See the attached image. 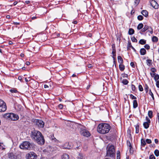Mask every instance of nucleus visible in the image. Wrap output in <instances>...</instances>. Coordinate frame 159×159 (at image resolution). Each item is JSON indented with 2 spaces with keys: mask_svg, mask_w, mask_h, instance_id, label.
Here are the masks:
<instances>
[{
  "mask_svg": "<svg viewBox=\"0 0 159 159\" xmlns=\"http://www.w3.org/2000/svg\"><path fill=\"white\" fill-rule=\"evenodd\" d=\"M30 136L32 139L40 145H43L45 142L44 137L39 131L34 129L30 133Z\"/></svg>",
  "mask_w": 159,
  "mask_h": 159,
  "instance_id": "nucleus-1",
  "label": "nucleus"
},
{
  "mask_svg": "<svg viewBox=\"0 0 159 159\" xmlns=\"http://www.w3.org/2000/svg\"><path fill=\"white\" fill-rule=\"evenodd\" d=\"M111 127L107 123H102L98 125L97 127V131L102 134H105L108 133L111 129Z\"/></svg>",
  "mask_w": 159,
  "mask_h": 159,
  "instance_id": "nucleus-2",
  "label": "nucleus"
},
{
  "mask_svg": "<svg viewBox=\"0 0 159 159\" xmlns=\"http://www.w3.org/2000/svg\"><path fill=\"white\" fill-rule=\"evenodd\" d=\"M106 150V157H115V148L114 145L109 144L107 146Z\"/></svg>",
  "mask_w": 159,
  "mask_h": 159,
  "instance_id": "nucleus-3",
  "label": "nucleus"
},
{
  "mask_svg": "<svg viewBox=\"0 0 159 159\" xmlns=\"http://www.w3.org/2000/svg\"><path fill=\"white\" fill-rule=\"evenodd\" d=\"M33 143H30L28 141H24L20 145V147L21 149L25 150H31L33 148Z\"/></svg>",
  "mask_w": 159,
  "mask_h": 159,
  "instance_id": "nucleus-4",
  "label": "nucleus"
},
{
  "mask_svg": "<svg viewBox=\"0 0 159 159\" xmlns=\"http://www.w3.org/2000/svg\"><path fill=\"white\" fill-rule=\"evenodd\" d=\"M27 159H36L37 157V154L33 152H30L26 155Z\"/></svg>",
  "mask_w": 159,
  "mask_h": 159,
  "instance_id": "nucleus-5",
  "label": "nucleus"
},
{
  "mask_svg": "<svg viewBox=\"0 0 159 159\" xmlns=\"http://www.w3.org/2000/svg\"><path fill=\"white\" fill-rule=\"evenodd\" d=\"M151 76L154 78V79L156 82V84L157 87L159 88V81L158 80L159 79V75L158 74H156L155 73H150Z\"/></svg>",
  "mask_w": 159,
  "mask_h": 159,
  "instance_id": "nucleus-6",
  "label": "nucleus"
},
{
  "mask_svg": "<svg viewBox=\"0 0 159 159\" xmlns=\"http://www.w3.org/2000/svg\"><path fill=\"white\" fill-rule=\"evenodd\" d=\"M36 125L39 128H43L44 126V122L41 120L36 119L35 121Z\"/></svg>",
  "mask_w": 159,
  "mask_h": 159,
  "instance_id": "nucleus-7",
  "label": "nucleus"
},
{
  "mask_svg": "<svg viewBox=\"0 0 159 159\" xmlns=\"http://www.w3.org/2000/svg\"><path fill=\"white\" fill-rule=\"evenodd\" d=\"M80 133L82 135L87 137L90 136V133L86 129H82L80 131Z\"/></svg>",
  "mask_w": 159,
  "mask_h": 159,
  "instance_id": "nucleus-8",
  "label": "nucleus"
},
{
  "mask_svg": "<svg viewBox=\"0 0 159 159\" xmlns=\"http://www.w3.org/2000/svg\"><path fill=\"white\" fill-rule=\"evenodd\" d=\"M19 118V116L18 115L11 113L10 119L13 121L17 120Z\"/></svg>",
  "mask_w": 159,
  "mask_h": 159,
  "instance_id": "nucleus-9",
  "label": "nucleus"
},
{
  "mask_svg": "<svg viewBox=\"0 0 159 159\" xmlns=\"http://www.w3.org/2000/svg\"><path fill=\"white\" fill-rule=\"evenodd\" d=\"M151 4L155 9H157L158 8V4L154 0H152L151 3Z\"/></svg>",
  "mask_w": 159,
  "mask_h": 159,
  "instance_id": "nucleus-10",
  "label": "nucleus"
},
{
  "mask_svg": "<svg viewBox=\"0 0 159 159\" xmlns=\"http://www.w3.org/2000/svg\"><path fill=\"white\" fill-rule=\"evenodd\" d=\"M7 109V107L5 103L2 104L0 106V112L5 111Z\"/></svg>",
  "mask_w": 159,
  "mask_h": 159,
  "instance_id": "nucleus-11",
  "label": "nucleus"
},
{
  "mask_svg": "<svg viewBox=\"0 0 159 159\" xmlns=\"http://www.w3.org/2000/svg\"><path fill=\"white\" fill-rule=\"evenodd\" d=\"M77 158L78 159H86V157L84 155L80 152H79Z\"/></svg>",
  "mask_w": 159,
  "mask_h": 159,
  "instance_id": "nucleus-12",
  "label": "nucleus"
},
{
  "mask_svg": "<svg viewBox=\"0 0 159 159\" xmlns=\"http://www.w3.org/2000/svg\"><path fill=\"white\" fill-rule=\"evenodd\" d=\"M112 56H116V50L114 44L112 45Z\"/></svg>",
  "mask_w": 159,
  "mask_h": 159,
  "instance_id": "nucleus-13",
  "label": "nucleus"
},
{
  "mask_svg": "<svg viewBox=\"0 0 159 159\" xmlns=\"http://www.w3.org/2000/svg\"><path fill=\"white\" fill-rule=\"evenodd\" d=\"M11 114V113H7L4 114L3 115V117L5 118H6V119H10Z\"/></svg>",
  "mask_w": 159,
  "mask_h": 159,
  "instance_id": "nucleus-14",
  "label": "nucleus"
},
{
  "mask_svg": "<svg viewBox=\"0 0 159 159\" xmlns=\"http://www.w3.org/2000/svg\"><path fill=\"white\" fill-rule=\"evenodd\" d=\"M140 53L141 55H145L146 53V51L145 48H142L140 50Z\"/></svg>",
  "mask_w": 159,
  "mask_h": 159,
  "instance_id": "nucleus-15",
  "label": "nucleus"
},
{
  "mask_svg": "<svg viewBox=\"0 0 159 159\" xmlns=\"http://www.w3.org/2000/svg\"><path fill=\"white\" fill-rule=\"evenodd\" d=\"M62 159H69V156L67 154H64L61 156Z\"/></svg>",
  "mask_w": 159,
  "mask_h": 159,
  "instance_id": "nucleus-16",
  "label": "nucleus"
},
{
  "mask_svg": "<svg viewBox=\"0 0 159 159\" xmlns=\"http://www.w3.org/2000/svg\"><path fill=\"white\" fill-rule=\"evenodd\" d=\"M118 62L120 64H123V61L120 56H118L117 57Z\"/></svg>",
  "mask_w": 159,
  "mask_h": 159,
  "instance_id": "nucleus-17",
  "label": "nucleus"
},
{
  "mask_svg": "<svg viewBox=\"0 0 159 159\" xmlns=\"http://www.w3.org/2000/svg\"><path fill=\"white\" fill-rule=\"evenodd\" d=\"M138 106L137 101L136 100H134L133 101V107L134 108H136Z\"/></svg>",
  "mask_w": 159,
  "mask_h": 159,
  "instance_id": "nucleus-18",
  "label": "nucleus"
},
{
  "mask_svg": "<svg viewBox=\"0 0 159 159\" xmlns=\"http://www.w3.org/2000/svg\"><path fill=\"white\" fill-rule=\"evenodd\" d=\"M119 68L120 70L123 71L125 68V66L123 64H120L119 65Z\"/></svg>",
  "mask_w": 159,
  "mask_h": 159,
  "instance_id": "nucleus-19",
  "label": "nucleus"
},
{
  "mask_svg": "<svg viewBox=\"0 0 159 159\" xmlns=\"http://www.w3.org/2000/svg\"><path fill=\"white\" fill-rule=\"evenodd\" d=\"M141 13L145 17H147L148 15V12L147 11H142Z\"/></svg>",
  "mask_w": 159,
  "mask_h": 159,
  "instance_id": "nucleus-20",
  "label": "nucleus"
},
{
  "mask_svg": "<svg viewBox=\"0 0 159 159\" xmlns=\"http://www.w3.org/2000/svg\"><path fill=\"white\" fill-rule=\"evenodd\" d=\"M150 123H148V122H145L143 124V125L145 129H148L149 127Z\"/></svg>",
  "mask_w": 159,
  "mask_h": 159,
  "instance_id": "nucleus-21",
  "label": "nucleus"
},
{
  "mask_svg": "<svg viewBox=\"0 0 159 159\" xmlns=\"http://www.w3.org/2000/svg\"><path fill=\"white\" fill-rule=\"evenodd\" d=\"M10 91L11 93H19V92L15 88H13L10 90Z\"/></svg>",
  "mask_w": 159,
  "mask_h": 159,
  "instance_id": "nucleus-22",
  "label": "nucleus"
},
{
  "mask_svg": "<svg viewBox=\"0 0 159 159\" xmlns=\"http://www.w3.org/2000/svg\"><path fill=\"white\" fill-rule=\"evenodd\" d=\"M9 157L11 159H14L16 156L13 153H10L8 154Z\"/></svg>",
  "mask_w": 159,
  "mask_h": 159,
  "instance_id": "nucleus-23",
  "label": "nucleus"
},
{
  "mask_svg": "<svg viewBox=\"0 0 159 159\" xmlns=\"http://www.w3.org/2000/svg\"><path fill=\"white\" fill-rule=\"evenodd\" d=\"M134 33V30L132 28H129V29L128 34L129 35H131L133 34Z\"/></svg>",
  "mask_w": 159,
  "mask_h": 159,
  "instance_id": "nucleus-24",
  "label": "nucleus"
},
{
  "mask_svg": "<svg viewBox=\"0 0 159 159\" xmlns=\"http://www.w3.org/2000/svg\"><path fill=\"white\" fill-rule=\"evenodd\" d=\"M77 146L75 148V150L80 149L81 143L80 142H77Z\"/></svg>",
  "mask_w": 159,
  "mask_h": 159,
  "instance_id": "nucleus-25",
  "label": "nucleus"
},
{
  "mask_svg": "<svg viewBox=\"0 0 159 159\" xmlns=\"http://www.w3.org/2000/svg\"><path fill=\"white\" fill-rule=\"evenodd\" d=\"M139 43L142 45L145 44L146 43V40L144 39H141L139 40Z\"/></svg>",
  "mask_w": 159,
  "mask_h": 159,
  "instance_id": "nucleus-26",
  "label": "nucleus"
},
{
  "mask_svg": "<svg viewBox=\"0 0 159 159\" xmlns=\"http://www.w3.org/2000/svg\"><path fill=\"white\" fill-rule=\"evenodd\" d=\"M148 26L147 25H145L144 27L141 30V31L144 32L148 29Z\"/></svg>",
  "mask_w": 159,
  "mask_h": 159,
  "instance_id": "nucleus-27",
  "label": "nucleus"
},
{
  "mask_svg": "<svg viewBox=\"0 0 159 159\" xmlns=\"http://www.w3.org/2000/svg\"><path fill=\"white\" fill-rule=\"evenodd\" d=\"M69 144L66 143L65 145L63 146V148L64 149H70L71 148V146L70 145H68Z\"/></svg>",
  "mask_w": 159,
  "mask_h": 159,
  "instance_id": "nucleus-28",
  "label": "nucleus"
},
{
  "mask_svg": "<svg viewBox=\"0 0 159 159\" xmlns=\"http://www.w3.org/2000/svg\"><path fill=\"white\" fill-rule=\"evenodd\" d=\"M141 145L144 147L146 144L145 140L143 139H141Z\"/></svg>",
  "mask_w": 159,
  "mask_h": 159,
  "instance_id": "nucleus-29",
  "label": "nucleus"
},
{
  "mask_svg": "<svg viewBox=\"0 0 159 159\" xmlns=\"http://www.w3.org/2000/svg\"><path fill=\"white\" fill-rule=\"evenodd\" d=\"M146 63L148 66H150L152 64V60L150 59H148L146 61Z\"/></svg>",
  "mask_w": 159,
  "mask_h": 159,
  "instance_id": "nucleus-30",
  "label": "nucleus"
},
{
  "mask_svg": "<svg viewBox=\"0 0 159 159\" xmlns=\"http://www.w3.org/2000/svg\"><path fill=\"white\" fill-rule=\"evenodd\" d=\"M143 25L142 23H140L137 26V29L139 30H140L143 27Z\"/></svg>",
  "mask_w": 159,
  "mask_h": 159,
  "instance_id": "nucleus-31",
  "label": "nucleus"
},
{
  "mask_svg": "<svg viewBox=\"0 0 159 159\" xmlns=\"http://www.w3.org/2000/svg\"><path fill=\"white\" fill-rule=\"evenodd\" d=\"M50 138L51 139V140L53 141H54L55 142H58V140H57L56 139V138L54 137L53 135L51 136Z\"/></svg>",
  "mask_w": 159,
  "mask_h": 159,
  "instance_id": "nucleus-32",
  "label": "nucleus"
},
{
  "mask_svg": "<svg viewBox=\"0 0 159 159\" xmlns=\"http://www.w3.org/2000/svg\"><path fill=\"white\" fill-rule=\"evenodd\" d=\"M129 81L126 79H123L122 81V83L124 85H127L128 84Z\"/></svg>",
  "mask_w": 159,
  "mask_h": 159,
  "instance_id": "nucleus-33",
  "label": "nucleus"
},
{
  "mask_svg": "<svg viewBox=\"0 0 159 159\" xmlns=\"http://www.w3.org/2000/svg\"><path fill=\"white\" fill-rule=\"evenodd\" d=\"M152 41L153 42H157L158 40V38L156 36H154L152 39Z\"/></svg>",
  "mask_w": 159,
  "mask_h": 159,
  "instance_id": "nucleus-34",
  "label": "nucleus"
},
{
  "mask_svg": "<svg viewBox=\"0 0 159 159\" xmlns=\"http://www.w3.org/2000/svg\"><path fill=\"white\" fill-rule=\"evenodd\" d=\"M139 126L138 124H137L135 126V133L136 134H138L139 133Z\"/></svg>",
  "mask_w": 159,
  "mask_h": 159,
  "instance_id": "nucleus-35",
  "label": "nucleus"
},
{
  "mask_svg": "<svg viewBox=\"0 0 159 159\" xmlns=\"http://www.w3.org/2000/svg\"><path fill=\"white\" fill-rule=\"evenodd\" d=\"M151 34H152L153 33V30L152 28L149 26H148V29L147 30Z\"/></svg>",
  "mask_w": 159,
  "mask_h": 159,
  "instance_id": "nucleus-36",
  "label": "nucleus"
},
{
  "mask_svg": "<svg viewBox=\"0 0 159 159\" xmlns=\"http://www.w3.org/2000/svg\"><path fill=\"white\" fill-rule=\"evenodd\" d=\"M148 114L149 117L150 118H151L152 117V111H148Z\"/></svg>",
  "mask_w": 159,
  "mask_h": 159,
  "instance_id": "nucleus-37",
  "label": "nucleus"
},
{
  "mask_svg": "<svg viewBox=\"0 0 159 159\" xmlns=\"http://www.w3.org/2000/svg\"><path fill=\"white\" fill-rule=\"evenodd\" d=\"M132 47V46L131 44V43L130 42V41H128V44L127 45V49L128 50H129V48L130 47Z\"/></svg>",
  "mask_w": 159,
  "mask_h": 159,
  "instance_id": "nucleus-38",
  "label": "nucleus"
},
{
  "mask_svg": "<svg viewBox=\"0 0 159 159\" xmlns=\"http://www.w3.org/2000/svg\"><path fill=\"white\" fill-rule=\"evenodd\" d=\"M154 154L157 157L159 155V151L157 149H156L154 151Z\"/></svg>",
  "mask_w": 159,
  "mask_h": 159,
  "instance_id": "nucleus-39",
  "label": "nucleus"
},
{
  "mask_svg": "<svg viewBox=\"0 0 159 159\" xmlns=\"http://www.w3.org/2000/svg\"><path fill=\"white\" fill-rule=\"evenodd\" d=\"M140 0H135L134 3L135 6H137L139 3Z\"/></svg>",
  "mask_w": 159,
  "mask_h": 159,
  "instance_id": "nucleus-40",
  "label": "nucleus"
},
{
  "mask_svg": "<svg viewBox=\"0 0 159 159\" xmlns=\"http://www.w3.org/2000/svg\"><path fill=\"white\" fill-rule=\"evenodd\" d=\"M137 18L138 20H143V16L142 15H139L138 16Z\"/></svg>",
  "mask_w": 159,
  "mask_h": 159,
  "instance_id": "nucleus-41",
  "label": "nucleus"
},
{
  "mask_svg": "<svg viewBox=\"0 0 159 159\" xmlns=\"http://www.w3.org/2000/svg\"><path fill=\"white\" fill-rule=\"evenodd\" d=\"M131 39L133 42H137V39L134 37L131 38Z\"/></svg>",
  "mask_w": 159,
  "mask_h": 159,
  "instance_id": "nucleus-42",
  "label": "nucleus"
},
{
  "mask_svg": "<svg viewBox=\"0 0 159 159\" xmlns=\"http://www.w3.org/2000/svg\"><path fill=\"white\" fill-rule=\"evenodd\" d=\"M139 89L140 91H142L143 90V88L141 84H139Z\"/></svg>",
  "mask_w": 159,
  "mask_h": 159,
  "instance_id": "nucleus-43",
  "label": "nucleus"
},
{
  "mask_svg": "<svg viewBox=\"0 0 159 159\" xmlns=\"http://www.w3.org/2000/svg\"><path fill=\"white\" fill-rule=\"evenodd\" d=\"M131 89L133 91H134L136 89V87L133 84H131Z\"/></svg>",
  "mask_w": 159,
  "mask_h": 159,
  "instance_id": "nucleus-44",
  "label": "nucleus"
},
{
  "mask_svg": "<svg viewBox=\"0 0 159 159\" xmlns=\"http://www.w3.org/2000/svg\"><path fill=\"white\" fill-rule=\"evenodd\" d=\"M145 141L148 144H150L152 143L151 140L149 139H147Z\"/></svg>",
  "mask_w": 159,
  "mask_h": 159,
  "instance_id": "nucleus-45",
  "label": "nucleus"
},
{
  "mask_svg": "<svg viewBox=\"0 0 159 159\" xmlns=\"http://www.w3.org/2000/svg\"><path fill=\"white\" fill-rule=\"evenodd\" d=\"M130 98H131L132 99H136L137 98L136 97H135L134 96L133 94H130Z\"/></svg>",
  "mask_w": 159,
  "mask_h": 159,
  "instance_id": "nucleus-46",
  "label": "nucleus"
},
{
  "mask_svg": "<svg viewBox=\"0 0 159 159\" xmlns=\"http://www.w3.org/2000/svg\"><path fill=\"white\" fill-rule=\"evenodd\" d=\"M148 86L146 84L145 88H144V90H145V91H146V93L148 92Z\"/></svg>",
  "mask_w": 159,
  "mask_h": 159,
  "instance_id": "nucleus-47",
  "label": "nucleus"
},
{
  "mask_svg": "<svg viewBox=\"0 0 159 159\" xmlns=\"http://www.w3.org/2000/svg\"><path fill=\"white\" fill-rule=\"evenodd\" d=\"M144 47L147 50L149 49L150 48V46L148 44H145L144 45Z\"/></svg>",
  "mask_w": 159,
  "mask_h": 159,
  "instance_id": "nucleus-48",
  "label": "nucleus"
},
{
  "mask_svg": "<svg viewBox=\"0 0 159 159\" xmlns=\"http://www.w3.org/2000/svg\"><path fill=\"white\" fill-rule=\"evenodd\" d=\"M122 76L123 78H127L128 77V75L127 74H122Z\"/></svg>",
  "mask_w": 159,
  "mask_h": 159,
  "instance_id": "nucleus-49",
  "label": "nucleus"
},
{
  "mask_svg": "<svg viewBox=\"0 0 159 159\" xmlns=\"http://www.w3.org/2000/svg\"><path fill=\"white\" fill-rule=\"evenodd\" d=\"M146 120L147 121L146 122H148V123H150L151 121L149 119V118L148 117L146 116Z\"/></svg>",
  "mask_w": 159,
  "mask_h": 159,
  "instance_id": "nucleus-50",
  "label": "nucleus"
},
{
  "mask_svg": "<svg viewBox=\"0 0 159 159\" xmlns=\"http://www.w3.org/2000/svg\"><path fill=\"white\" fill-rule=\"evenodd\" d=\"M151 71L152 72V73H155L156 69L154 68H152L151 69Z\"/></svg>",
  "mask_w": 159,
  "mask_h": 159,
  "instance_id": "nucleus-51",
  "label": "nucleus"
},
{
  "mask_svg": "<svg viewBox=\"0 0 159 159\" xmlns=\"http://www.w3.org/2000/svg\"><path fill=\"white\" fill-rule=\"evenodd\" d=\"M63 105L62 104H59L58 106V107L60 109H62L63 108Z\"/></svg>",
  "mask_w": 159,
  "mask_h": 159,
  "instance_id": "nucleus-52",
  "label": "nucleus"
},
{
  "mask_svg": "<svg viewBox=\"0 0 159 159\" xmlns=\"http://www.w3.org/2000/svg\"><path fill=\"white\" fill-rule=\"evenodd\" d=\"M149 159H155V157L153 155H151L149 157Z\"/></svg>",
  "mask_w": 159,
  "mask_h": 159,
  "instance_id": "nucleus-53",
  "label": "nucleus"
},
{
  "mask_svg": "<svg viewBox=\"0 0 159 159\" xmlns=\"http://www.w3.org/2000/svg\"><path fill=\"white\" fill-rule=\"evenodd\" d=\"M127 143L128 145L130 147V149H131V148H132V147L131 146L130 142L129 141H127Z\"/></svg>",
  "mask_w": 159,
  "mask_h": 159,
  "instance_id": "nucleus-54",
  "label": "nucleus"
},
{
  "mask_svg": "<svg viewBox=\"0 0 159 159\" xmlns=\"http://www.w3.org/2000/svg\"><path fill=\"white\" fill-rule=\"evenodd\" d=\"M149 94L151 96L152 98L154 99V96L153 93L151 92V90H150Z\"/></svg>",
  "mask_w": 159,
  "mask_h": 159,
  "instance_id": "nucleus-55",
  "label": "nucleus"
},
{
  "mask_svg": "<svg viewBox=\"0 0 159 159\" xmlns=\"http://www.w3.org/2000/svg\"><path fill=\"white\" fill-rule=\"evenodd\" d=\"M130 66L133 68H134L135 65L133 62H131L130 63Z\"/></svg>",
  "mask_w": 159,
  "mask_h": 159,
  "instance_id": "nucleus-56",
  "label": "nucleus"
},
{
  "mask_svg": "<svg viewBox=\"0 0 159 159\" xmlns=\"http://www.w3.org/2000/svg\"><path fill=\"white\" fill-rule=\"evenodd\" d=\"M157 121L159 122V113H157Z\"/></svg>",
  "mask_w": 159,
  "mask_h": 159,
  "instance_id": "nucleus-57",
  "label": "nucleus"
},
{
  "mask_svg": "<svg viewBox=\"0 0 159 159\" xmlns=\"http://www.w3.org/2000/svg\"><path fill=\"white\" fill-rule=\"evenodd\" d=\"M54 35L56 36L57 37H58L60 36V34L59 33H54Z\"/></svg>",
  "mask_w": 159,
  "mask_h": 159,
  "instance_id": "nucleus-58",
  "label": "nucleus"
},
{
  "mask_svg": "<svg viewBox=\"0 0 159 159\" xmlns=\"http://www.w3.org/2000/svg\"><path fill=\"white\" fill-rule=\"evenodd\" d=\"M155 142L156 143L158 144V139H155L154 140Z\"/></svg>",
  "mask_w": 159,
  "mask_h": 159,
  "instance_id": "nucleus-59",
  "label": "nucleus"
},
{
  "mask_svg": "<svg viewBox=\"0 0 159 159\" xmlns=\"http://www.w3.org/2000/svg\"><path fill=\"white\" fill-rule=\"evenodd\" d=\"M115 56H112V57L113 58V63H116V59H115Z\"/></svg>",
  "mask_w": 159,
  "mask_h": 159,
  "instance_id": "nucleus-60",
  "label": "nucleus"
},
{
  "mask_svg": "<svg viewBox=\"0 0 159 159\" xmlns=\"http://www.w3.org/2000/svg\"><path fill=\"white\" fill-rule=\"evenodd\" d=\"M88 67L89 68H91L92 67H93V66H92V65H91V64H89L88 65Z\"/></svg>",
  "mask_w": 159,
  "mask_h": 159,
  "instance_id": "nucleus-61",
  "label": "nucleus"
},
{
  "mask_svg": "<svg viewBox=\"0 0 159 159\" xmlns=\"http://www.w3.org/2000/svg\"><path fill=\"white\" fill-rule=\"evenodd\" d=\"M13 24L15 25H20V23L17 22H13Z\"/></svg>",
  "mask_w": 159,
  "mask_h": 159,
  "instance_id": "nucleus-62",
  "label": "nucleus"
},
{
  "mask_svg": "<svg viewBox=\"0 0 159 159\" xmlns=\"http://www.w3.org/2000/svg\"><path fill=\"white\" fill-rule=\"evenodd\" d=\"M25 3L26 4H28L30 3V1H25Z\"/></svg>",
  "mask_w": 159,
  "mask_h": 159,
  "instance_id": "nucleus-63",
  "label": "nucleus"
},
{
  "mask_svg": "<svg viewBox=\"0 0 159 159\" xmlns=\"http://www.w3.org/2000/svg\"><path fill=\"white\" fill-rule=\"evenodd\" d=\"M120 155H117V159H120Z\"/></svg>",
  "mask_w": 159,
  "mask_h": 159,
  "instance_id": "nucleus-64",
  "label": "nucleus"
}]
</instances>
